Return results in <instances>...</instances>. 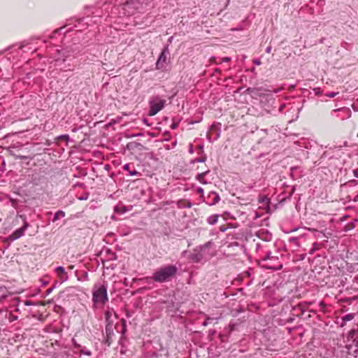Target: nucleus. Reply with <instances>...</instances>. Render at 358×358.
I'll list each match as a JSON object with an SVG mask.
<instances>
[{"mask_svg":"<svg viewBox=\"0 0 358 358\" xmlns=\"http://www.w3.org/2000/svg\"><path fill=\"white\" fill-rule=\"evenodd\" d=\"M256 250L260 251V255L257 257L256 261L261 264V266L267 269L279 270L282 268V264L279 261L278 257H271V252L264 250L259 243H254Z\"/></svg>","mask_w":358,"mask_h":358,"instance_id":"nucleus-1","label":"nucleus"},{"mask_svg":"<svg viewBox=\"0 0 358 358\" xmlns=\"http://www.w3.org/2000/svg\"><path fill=\"white\" fill-rule=\"evenodd\" d=\"M177 272V268L173 265H168L163 267H161L157 269L153 275L152 278L158 282H163L167 281L173 277Z\"/></svg>","mask_w":358,"mask_h":358,"instance_id":"nucleus-2","label":"nucleus"},{"mask_svg":"<svg viewBox=\"0 0 358 358\" xmlns=\"http://www.w3.org/2000/svg\"><path fill=\"white\" fill-rule=\"evenodd\" d=\"M92 301L96 306H103L108 301L106 285L96 284L94 286Z\"/></svg>","mask_w":358,"mask_h":358,"instance_id":"nucleus-3","label":"nucleus"},{"mask_svg":"<svg viewBox=\"0 0 358 358\" xmlns=\"http://www.w3.org/2000/svg\"><path fill=\"white\" fill-rule=\"evenodd\" d=\"M166 103V100L162 99L159 96H152L149 100V115L154 116L162 110Z\"/></svg>","mask_w":358,"mask_h":358,"instance_id":"nucleus-4","label":"nucleus"},{"mask_svg":"<svg viewBox=\"0 0 358 358\" xmlns=\"http://www.w3.org/2000/svg\"><path fill=\"white\" fill-rule=\"evenodd\" d=\"M258 208L255 211V217H260L270 211V200L267 196L262 195L258 199Z\"/></svg>","mask_w":358,"mask_h":358,"instance_id":"nucleus-5","label":"nucleus"},{"mask_svg":"<svg viewBox=\"0 0 358 358\" xmlns=\"http://www.w3.org/2000/svg\"><path fill=\"white\" fill-rule=\"evenodd\" d=\"M140 2L137 0L127 1L122 4V9L124 10V15H132L134 11L139 8Z\"/></svg>","mask_w":358,"mask_h":358,"instance_id":"nucleus-6","label":"nucleus"},{"mask_svg":"<svg viewBox=\"0 0 358 358\" xmlns=\"http://www.w3.org/2000/svg\"><path fill=\"white\" fill-rule=\"evenodd\" d=\"M169 55L168 47H164L157 61V69H163L167 64L168 56Z\"/></svg>","mask_w":358,"mask_h":358,"instance_id":"nucleus-7","label":"nucleus"},{"mask_svg":"<svg viewBox=\"0 0 358 358\" xmlns=\"http://www.w3.org/2000/svg\"><path fill=\"white\" fill-rule=\"evenodd\" d=\"M29 227V223L27 221H24L23 226L13 231V233L8 237V239L10 241H13L20 238L24 236L25 231Z\"/></svg>","mask_w":358,"mask_h":358,"instance_id":"nucleus-8","label":"nucleus"},{"mask_svg":"<svg viewBox=\"0 0 358 358\" xmlns=\"http://www.w3.org/2000/svg\"><path fill=\"white\" fill-rule=\"evenodd\" d=\"M73 50L71 49H64L58 51V56L56 57V60H62V62H65L67 58L70 57H73L72 55ZM75 57V56H73Z\"/></svg>","mask_w":358,"mask_h":358,"instance_id":"nucleus-9","label":"nucleus"},{"mask_svg":"<svg viewBox=\"0 0 358 358\" xmlns=\"http://www.w3.org/2000/svg\"><path fill=\"white\" fill-rule=\"evenodd\" d=\"M55 272L62 282H64L68 280V275L63 266L57 267L55 268Z\"/></svg>","mask_w":358,"mask_h":358,"instance_id":"nucleus-10","label":"nucleus"},{"mask_svg":"<svg viewBox=\"0 0 358 358\" xmlns=\"http://www.w3.org/2000/svg\"><path fill=\"white\" fill-rule=\"evenodd\" d=\"M65 216V213L63 211V210H58L57 212H56V213L55 214V217L53 218V222H55L57 221V220H59V218L61 217H64Z\"/></svg>","mask_w":358,"mask_h":358,"instance_id":"nucleus-11","label":"nucleus"},{"mask_svg":"<svg viewBox=\"0 0 358 358\" xmlns=\"http://www.w3.org/2000/svg\"><path fill=\"white\" fill-rule=\"evenodd\" d=\"M218 216L216 215H211L208 218V222L210 224H214L217 222Z\"/></svg>","mask_w":358,"mask_h":358,"instance_id":"nucleus-12","label":"nucleus"},{"mask_svg":"<svg viewBox=\"0 0 358 358\" xmlns=\"http://www.w3.org/2000/svg\"><path fill=\"white\" fill-rule=\"evenodd\" d=\"M202 256L200 254L192 255L191 259L194 262H199L201 260Z\"/></svg>","mask_w":358,"mask_h":358,"instance_id":"nucleus-13","label":"nucleus"},{"mask_svg":"<svg viewBox=\"0 0 358 358\" xmlns=\"http://www.w3.org/2000/svg\"><path fill=\"white\" fill-rule=\"evenodd\" d=\"M353 318H354L353 314L350 313V314H348V315H345L343 317V320L347 322V321L352 320Z\"/></svg>","mask_w":358,"mask_h":358,"instance_id":"nucleus-14","label":"nucleus"},{"mask_svg":"<svg viewBox=\"0 0 358 358\" xmlns=\"http://www.w3.org/2000/svg\"><path fill=\"white\" fill-rule=\"evenodd\" d=\"M206 174V172L205 173H199L196 176V178L200 181V182H203V177Z\"/></svg>","mask_w":358,"mask_h":358,"instance_id":"nucleus-15","label":"nucleus"},{"mask_svg":"<svg viewBox=\"0 0 358 358\" xmlns=\"http://www.w3.org/2000/svg\"><path fill=\"white\" fill-rule=\"evenodd\" d=\"M337 94H338V92H330V93H327V94H326V96H327V97H329V98H334V97H335Z\"/></svg>","mask_w":358,"mask_h":358,"instance_id":"nucleus-16","label":"nucleus"},{"mask_svg":"<svg viewBox=\"0 0 358 358\" xmlns=\"http://www.w3.org/2000/svg\"><path fill=\"white\" fill-rule=\"evenodd\" d=\"M80 353L87 356H90L92 355V352L90 350H87L85 349H82Z\"/></svg>","mask_w":358,"mask_h":358,"instance_id":"nucleus-17","label":"nucleus"},{"mask_svg":"<svg viewBox=\"0 0 358 358\" xmlns=\"http://www.w3.org/2000/svg\"><path fill=\"white\" fill-rule=\"evenodd\" d=\"M111 317V313L110 310H107L105 313V317L107 322L109 321L110 318Z\"/></svg>","mask_w":358,"mask_h":358,"instance_id":"nucleus-18","label":"nucleus"},{"mask_svg":"<svg viewBox=\"0 0 358 358\" xmlns=\"http://www.w3.org/2000/svg\"><path fill=\"white\" fill-rule=\"evenodd\" d=\"M129 174L130 176H141V173L138 171H136V170H133V171H130Z\"/></svg>","mask_w":358,"mask_h":358,"instance_id":"nucleus-19","label":"nucleus"},{"mask_svg":"<svg viewBox=\"0 0 358 358\" xmlns=\"http://www.w3.org/2000/svg\"><path fill=\"white\" fill-rule=\"evenodd\" d=\"M130 166L131 165L129 164H126L124 165L123 169L124 170L127 171L129 173V171H131L130 170Z\"/></svg>","mask_w":358,"mask_h":358,"instance_id":"nucleus-20","label":"nucleus"},{"mask_svg":"<svg viewBox=\"0 0 358 358\" xmlns=\"http://www.w3.org/2000/svg\"><path fill=\"white\" fill-rule=\"evenodd\" d=\"M213 318L212 317H208L206 320L205 322H203V326H207L208 322L212 320Z\"/></svg>","mask_w":358,"mask_h":358,"instance_id":"nucleus-21","label":"nucleus"},{"mask_svg":"<svg viewBox=\"0 0 358 358\" xmlns=\"http://www.w3.org/2000/svg\"><path fill=\"white\" fill-rule=\"evenodd\" d=\"M72 343H73V346H74L75 348H80V345L78 343H77V342L76 341L75 339L72 340Z\"/></svg>","mask_w":358,"mask_h":358,"instance_id":"nucleus-22","label":"nucleus"},{"mask_svg":"<svg viewBox=\"0 0 358 358\" xmlns=\"http://www.w3.org/2000/svg\"><path fill=\"white\" fill-rule=\"evenodd\" d=\"M230 61V58L229 57H224L222 59V62H229Z\"/></svg>","mask_w":358,"mask_h":358,"instance_id":"nucleus-23","label":"nucleus"},{"mask_svg":"<svg viewBox=\"0 0 358 358\" xmlns=\"http://www.w3.org/2000/svg\"><path fill=\"white\" fill-rule=\"evenodd\" d=\"M32 304H33V303H32V302H31V301H24V305H25V306H31V305H32Z\"/></svg>","mask_w":358,"mask_h":358,"instance_id":"nucleus-24","label":"nucleus"},{"mask_svg":"<svg viewBox=\"0 0 358 358\" xmlns=\"http://www.w3.org/2000/svg\"><path fill=\"white\" fill-rule=\"evenodd\" d=\"M215 60H216V58H215V57H210V62L211 63H215Z\"/></svg>","mask_w":358,"mask_h":358,"instance_id":"nucleus-25","label":"nucleus"},{"mask_svg":"<svg viewBox=\"0 0 358 358\" xmlns=\"http://www.w3.org/2000/svg\"><path fill=\"white\" fill-rule=\"evenodd\" d=\"M254 63H255V64H257V65H259V64H261V62H260V60H259V59H255V60H254Z\"/></svg>","mask_w":358,"mask_h":358,"instance_id":"nucleus-26","label":"nucleus"},{"mask_svg":"<svg viewBox=\"0 0 358 358\" xmlns=\"http://www.w3.org/2000/svg\"><path fill=\"white\" fill-rule=\"evenodd\" d=\"M354 175L356 176V177H358V169H356L354 171Z\"/></svg>","mask_w":358,"mask_h":358,"instance_id":"nucleus-27","label":"nucleus"},{"mask_svg":"<svg viewBox=\"0 0 358 358\" xmlns=\"http://www.w3.org/2000/svg\"><path fill=\"white\" fill-rule=\"evenodd\" d=\"M271 47H268L267 49H266V52L268 53H269L271 52Z\"/></svg>","mask_w":358,"mask_h":358,"instance_id":"nucleus-28","label":"nucleus"},{"mask_svg":"<svg viewBox=\"0 0 358 358\" xmlns=\"http://www.w3.org/2000/svg\"><path fill=\"white\" fill-rule=\"evenodd\" d=\"M339 110H341V109H335V110H333L331 111V113H336L337 111H339Z\"/></svg>","mask_w":358,"mask_h":358,"instance_id":"nucleus-29","label":"nucleus"},{"mask_svg":"<svg viewBox=\"0 0 358 358\" xmlns=\"http://www.w3.org/2000/svg\"><path fill=\"white\" fill-rule=\"evenodd\" d=\"M354 201H358V194L357 196H355V197L354 198Z\"/></svg>","mask_w":358,"mask_h":358,"instance_id":"nucleus-30","label":"nucleus"},{"mask_svg":"<svg viewBox=\"0 0 358 358\" xmlns=\"http://www.w3.org/2000/svg\"><path fill=\"white\" fill-rule=\"evenodd\" d=\"M19 157H20V159H26V158H27L26 157H24V156H20Z\"/></svg>","mask_w":358,"mask_h":358,"instance_id":"nucleus-31","label":"nucleus"},{"mask_svg":"<svg viewBox=\"0 0 358 358\" xmlns=\"http://www.w3.org/2000/svg\"><path fill=\"white\" fill-rule=\"evenodd\" d=\"M314 252V250H311L310 254H313Z\"/></svg>","mask_w":358,"mask_h":358,"instance_id":"nucleus-32","label":"nucleus"},{"mask_svg":"<svg viewBox=\"0 0 358 358\" xmlns=\"http://www.w3.org/2000/svg\"><path fill=\"white\" fill-rule=\"evenodd\" d=\"M69 268H71V269L73 268V266H70Z\"/></svg>","mask_w":358,"mask_h":358,"instance_id":"nucleus-33","label":"nucleus"},{"mask_svg":"<svg viewBox=\"0 0 358 358\" xmlns=\"http://www.w3.org/2000/svg\"><path fill=\"white\" fill-rule=\"evenodd\" d=\"M43 284L44 285H47V282H43Z\"/></svg>","mask_w":358,"mask_h":358,"instance_id":"nucleus-34","label":"nucleus"},{"mask_svg":"<svg viewBox=\"0 0 358 358\" xmlns=\"http://www.w3.org/2000/svg\"><path fill=\"white\" fill-rule=\"evenodd\" d=\"M108 325L106 326V331H108Z\"/></svg>","mask_w":358,"mask_h":358,"instance_id":"nucleus-35","label":"nucleus"},{"mask_svg":"<svg viewBox=\"0 0 358 358\" xmlns=\"http://www.w3.org/2000/svg\"><path fill=\"white\" fill-rule=\"evenodd\" d=\"M123 323L124 324L125 323V320L124 319L122 320Z\"/></svg>","mask_w":358,"mask_h":358,"instance_id":"nucleus-36","label":"nucleus"}]
</instances>
